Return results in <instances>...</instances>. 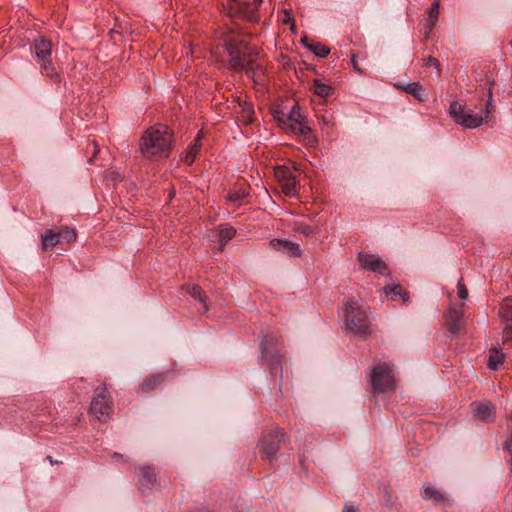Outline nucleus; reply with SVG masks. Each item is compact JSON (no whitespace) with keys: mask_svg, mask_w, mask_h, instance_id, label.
<instances>
[{"mask_svg":"<svg viewBox=\"0 0 512 512\" xmlns=\"http://www.w3.org/2000/svg\"><path fill=\"white\" fill-rule=\"evenodd\" d=\"M228 63L232 70L245 71L252 79L264 73L261 64L256 63L258 53L250 48L246 40L229 38L225 40Z\"/></svg>","mask_w":512,"mask_h":512,"instance_id":"obj_1","label":"nucleus"},{"mask_svg":"<svg viewBox=\"0 0 512 512\" xmlns=\"http://www.w3.org/2000/svg\"><path fill=\"white\" fill-rule=\"evenodd\" d=\"M496 81L492 75L485 76V86L487 88V101L485 109L480 112H474L472 109H468L465 104L459 102L450 103V116L453 117L454 121L464 128H477L486 122L488 116L494 110V98H493V87Z\"/></svg>","mask_w":512,"mask_h":512,"instance_id":"obj_2","label":"nucleus"},{"mask_svg":"<svg viewBox=\"0 0 512 512\" xmlns=\"http://www.w3.org/2000/svg\"><path fill=\"white\" fill-rule=\"evenodd\" d=\"M173 134L164 125H156L146 130L142 136L140 149L144 156H168L170 155Z\"/></svg>","mask_w":512,"mask_h":512,"instance_id":"obj_3","label":"nucleus"},{"mask_svg":"<svg viewBox=\"0 0 512 512\" xmlns=\"http://www.w3.org/2000/svg\"><path fill=\"white\" fill-rule=\"evenodd\" d=\"M278 343L279 335H265L260 345L261 357L259 362L268 367L271 377L276 379L279 388H281L283 379V362L285 357L281 354L278 348Z\"/></svg>","mask_w":512,"mask_h":512,"instance_id":"obj_4","label":"nucleus"},{"mask_svg":"<svg viewBox=\"0 0 512 512\" xmlns=\"http://www.w3.org/2000/svg\"><path fill=\"white\" fill-rule=\"evenodd\" d=\"M345 329L356 335H365L369 328V317L367 308L359 305L357 301L351 299L347 302L344 311Z\"/></svg>","mask_w":512,"mask_h":512,"instance_id":"obj_5","label":"nucleus"},{"mask_svg":"<svg viewBox=\"0 0 512 512\" xmlns=\"http://www.w3.org/2000/svg\"><path fill=\"white\" fill-rule=\"evenodd\" d=\"M52 46L51 40L40 36L33 43L34 56L40 65L42 74L50 77V79L60 80L51 61Z\"/></svg>","mask_w":512,"mask_h":512,"instance_id":"obj_6","label":"nucleus"},{"mask_svg":"<svg viewBox=\"0 0 512 512\" xmlns=\"http://www.w3.org/2000/svg\"><path fill=\"white\" fill-rule=\"evenodd\" d=\"M89 412L99 421H106L107 418H110L113 412V399L105 384L95 388Z\"/></svg>","mask_w":512,"mask_h":512,"instance_id":"obj_7","label":"nucleus"},{"mask_svg":"<svg viewBox=\"0 0 512 512\" xmlns=\"http://www.w3.org/2000/svg\"><path fill=\"white\" fill-rule=\"evenodd\" d=\"M370 383L374 393H387L395 390V378L388 363H378L370 371Z\"/></svg>","mask_w":512,"mask_h":512,"instance_id":"obj_8","label":"nucleus"},{"mask_svg":"<svg viewBox=\"0 0 512 512\" xmlns=\"http://www.w3.org/2000/svg\"><path fill=\"white\" fill-rule=\"evenodd\" d=\"M283 438L284 434L279 427L264 430L259 441L261 458L271 461L280 450Z\"/></svg>","mask_w":512,"mask_h":512,"instance_id":"obj_9","label":"nucleus"},{"mask_svg":"<svg viewBox=\"0 0 512 512\" xmlns=\"http://www.w3.org/2000/svg\"><path fill=\"white\" fill-rule=\"evenodd\" d=\"M262 0H229L228 12L247 21H258V7Z\"/></svg>","mask_w":512,"mask_h":512,"instance_id":"obj_10","label":"nucleus"},{"mask_svg":"<svg viewBox=\"0 0 512 512\" xmlns=\"http://www.w3.org/2000/svg\"><path fill=\"white\" fill-rule=\"evenodd\" d=\"M134 472L137 475L140 491L143 495H147L157 488V472L154 466L144 464L143 466L136 467Z\"/></svg>","mask_w":512,"mask_h":512,"instance_id":"obj_11","label":"nucleus"},{"mask_svg":"<svg viewBox=\"0 0 512 512\" xmlns=\"http://www.w3.org/2000/svg\"><path fill=\"white\" fill-rule=\"evenodd\" d=\"M357 258L362 269L378 272L379 274H386L387 264H385L379 256L371 255V253L358 252Z\"/></svg>","mask_w":512,"mask_h":512,"instance_id":"obj_12","label":"nucleus"},{"mask_svg":"<svg viewBox=\"0 0 512 512\" xmlns=\"http://www.w3.org/2000/svg\"><path fill=\"white\" fill-rule=\"evenodd\" d=\"M276 177L278 178L282 192L287 196L297 195V179L291 170L287 167H280L276 170Z\"/></svg>","mask_w":512,"mask_h":512,"instance_id":"obj_13","label":"nucleus"},{"mask_svg":"<svg viewBox=\"0 0 512 512\" xmlns=\"http://www.w3.org/2000/svg\"><path fill=\"white\" fill-rule=\"evenodd\" d=\"M462 306L451 307L446 313V325L451 335H459L462 330L463 312Z\"/></svg>","mask_w":512,"mask_h":512,"instance_id":"obj_14","label":"nucleus"},{"mask_svg":"<svg viewBox=\"0 0 512 512\" xmlns=\"http://www.w3.org/2000/svg\"><path fill=\"white\" fill-rule=\"evenodd\" d=\"M472 409L474 416L481 421L492 422L496 418L495 406L492 405L491 402H488V400L473 402Z\"/></svg>","mask_w":512,"mask_h":512,"instance_id":"obj_15","label":"nucleus"},{"mask_svg":"<svg viewBox=\"0 0 512 512\" xmlns=\"http://www.w3.org/2000/svg\"><path fill=\"white\" fill-rule=\"evenodd\" d=\"M270 245L272 248H274V250L281 251L288 256H301V249L299 244L293 243V241L274 238L271 240Z\"/></svg>","mask_w":512,"mask_h":512,"instance_id":"obj_16","label":"nucleus"},{"mask_svg":"<svg viewBox=\"0 0 512 512\" xmlns=\"http://www.w3.org/2000/svg\"><path fill=\"white\" fill-rule=\"evenodd\" d=\"M169 373L170 372H157L156 374L148 375L140 384V390L144 391V393L155 390V388L164 384Z\"/></svg>","mask_w":512,"mask_h":512,"instance_id":"obj_17","label":"nucleus"},{"mask_svg":"<svg viewBox=\"0 0 512 512\" xmlns=\"http://www.w3.org/2000/svg\"><path fill=\"white\" fill-rule=\"evenodd\" d=\"M396 88L402 89L407 92V94L413 95V97L417 98L419 101H426L428 95L426 90L420 82H409V84H396Z\"/></svg>","mask_w":512,"mask_h":512,"instance_id":"obj_18","label":"nucleus"},{"mask_svg":"<svg viewBox=\"0 0 512 512\" xmlns=\"http://www.w3.org/2000/svg\"><path fill=\"white\" fill-rule=\"evenodd\" d=\"M421 497H423L424 500H432L434 503H445V501H447L446 494L437 490L433 485H423Z\"/></svg>","mask_w":512,"mask_h":512,"instance_id":"obj_19","label":"nucleus"},{"mask_svg":"<svg viewBox=\"0 0 512 512\" xmlns=\"http://www.w3.org/2000/svg\"><path fill=\"white\" fill-rule=\"evenodd\" d=\"M439 7V0H434L433 4L430 6L428 10V25L427 30H425V37L430 36L439 20Z\"/></svg>","mask_w":512,"mask_h":512,"instance_id":"obj_20","label":"nucleus"},{"mask_svg":"<svg viewBox=\"0 0 512 512\" xmlns=\"http://www.w3.org/2000/svg\"><path fill=\"white\" fill-rule=\"evenodd\" d=\"M187 292L190 296L194 297V299L199 300L202 305L203 312L209 311V304L207 302V295H205L203 289L199 284H192V286L187 287Z\"/></svg>","mask_w":512,"mask_h":512,"instance_id":"obj_21","label":"nucleus"},{"mask_svg":"<svg viewBox=\"0 0 512 512\" xmlns=\"http://www.w3.org/2000/svg\"><path fill=\"white\" fill-rule=\"evenodd\" d=\"M202 132L200 131L194 141L190 144L189 149L187 153L183 157V161L188 163V165H191V163L194 162L196 156L199 153V150L201 148V138H202Z\"/></svg>","mask_w":512,"mask_h":512,"instance_id":"obj_22","label":"nucleus"},{"mask_svg":"<svg viewBox=\"0 0 512 512\" xmlns=\"http://www.w3.org/2000/svg\"><path fill=\"white\" fill-rule=\"evenodd\" d=\"M302 43L304 46L308 47L311 52L320 58H325V56L329 55L330 53V48H328V46L319 44V42H312V40H309L308 38H303Z\"/></svg>","mask_w":512,"mask_h":512,"instance_id":"obj_23","label":"nucleus"},{"mask_svg":"<svg viewBox=\"0 0 512 512\" xmlns=\"http://www.w3.org/2000/svg\"><path fill=\"white\" fill-rule=\"evenodd\" d=\"M499 316L503 323H508L512 326V296L503 299L499 311Z\"/></svg>","mask_w":512,"mask_h":512,"instance_id":"obj_24","label":"nucleus"},{"mask_svg":"<svg viewBox=\"0 0 512 512\" xmlns=\"http://www.w3.org/2000/svg\"><path fill=\"white\" fill-rule=\"evenodd\" d=\"M504 363V355L497 348H492L489 352L488 367L489 369L498 370Z\"/></svg>","mask_w":512,"mask_h":512,"instance_id":"obj_25","label":"nucleus"},{"mask_svg":"<svg viewBox=\"0 0 512 512\" xmlns=\"http://www.w3.org/2000/svg\"><path fill=\"white\" fill-rule=\"evenodd\" d=\"M236 234V229L233 228V226L224 225L221 226L219 229L218 237L220 241V247L219 250H223L226 243L230 241V239L233 238Z\"/></svg>","mask_w":512,"mask_h":512,"instance_id":"obj_26","label":"nucleus"},{"mask_svg":"<svg viewBox=\"0 0 512 512\" xmlns=\"http://www.w3.org/2000/svg\"><path fill=\"white\" fill-rule=\"evenodd\" d=\"M59 244V231H53V229H48L42 235V247L44 250L47 248L54 247V245Z\"/></svg>","mask_w":512,"mask_h":512,"instance_id":"obj_27","label":"nucleus"},{"mask_svg":"<svg viewBox=\"0 0 512 512\" xmlns=\"http://www.w3.org/2000/svg\"><path fill=\"white\" fill-rule=\"evenodd\" d=\"M384 291L386 295H390L391 299L393 300L397 299V297H401L403 302H406V300H408L409 298L408 293L404 292L400 284H392V286H385Z\"/></svg>","mask_w":512,"mask_h":512,"instance_id":"obj_28","label":"nucleus"},{"mask_svg":"<svg viewBox=\"0 0 512 512\" xmlns=\"http://www.w3.org/2000/svg\"><path fill=\"white\" fill-rule=\"evenodd\" d=\"M331 86L328 84H324V82L320 81V79H314L312 82L311 90L314 94L318 95L321 98L328 97Z\"/></svg>","mask_w":512,"mask_h":512,"instance_id":"obj_29","label":"nucleus"},{"mask_svg":"<svg viewBox=\"0 0 512 512\" xmlns=\"http://www.w3.org/2000/svg\"><path fill=\"white\" fill-rule=\"evenodd\" d=\"M503 450L505 452V460L509 464L510 471L512 472V419L510 425V434L503 444Z\"/></svg>","mask_w":512,"mask_h":512,"instance_id":"obj_30","label":"nucleus"},{"mask_svg":"<svg viewBox=\"0 0 512 512\" xmlns=\"http://www.w3.org/2000/svg\"><path fill=\"white\" fill-rule=\"evenodd\" d=\"M77 233L75 229L68 228V226H64L59 229V242H71L75 241Z\"/></svg>","mask_w":512,"mask_h":512,"instance_id":"obj_31","label":"nucleus"},{"mask_svg":"<svg viewBox=\"0 0 512 512\" xmlns=\"http://www.w3.org/2000/svg\"><path fill=\"white\" fill-rule=\"evenodd\" d=\"M290 128L295 134L300 135H307L311 131V128L304 124V122L301 121V118L296 119L295 124H290Z\"/></svg>","mask_w":512,"mask_h":512,"instance_id":"obj_32","label":"nucleus"},{"mask_svg":"<svg viewBox=\"0 0 512 512\" xmlns=\"http://www.w3.org/2000/svg\"><path fill=\"white\" fill-rule=\"evenodd\" d=\"M247 195L248 194L244 189H239L238 191L229 192L227 198L232 202H240L242 199L246 198Z\"/></svg>","mask_w":512,"mask_h":512,"instance_id":"obj_33","label":"nucleus"},{"mask_svg":"<svg viewBox=\"0 0 512 512\" xmlns=\"http://www.w3.org/2000/svg\"><path fill=\"white\" fill-rule=\"evenodd\" d=\"M424 64L427 67H429V65H432L433 67H435L437 75L441 76V64H440V61L438 60V58L433 57V55H429L427 58H425Z\"/></svg>","mask_w":512,"mask_h":512,"instance_id":"obj_34","label":"nucleus"},{"mask_svg":"<svg viewBox=\"0 0 512 512\" xmlns=\"http://www.w3.org/2000/svg\"><path fill=\"white\" fill-rule=\"evenodd\" d=\"M457 290H458V295L460 297V299H467L468 296H469V293H468V290H467V287L464 283V280L463 278H460L457 282Z\"/></svg>","mask_w":512,"mask_h":512,"instance_id":"obj_35","label":"nucleus"},{"mask_svg":"<svg viewBox=\"0 0 512 512\" xmlns=\"http://www.w3.org/2000/svg\"><path fill=\"white\" fill-rule=\"evenodd\" d=\"M299 117H302L299 106H293L288 115V119L291 123H296V119H299Z\"/></svg>","mask_w":512,"mask_h":512,"instance_id":"obj_36","label":"nucleus"},{"mask_svg":"<svg viewBox=\"0 0 512 512\" xmlns=\"http://www.w3.org/2000/svg\"><path fill=\"white\" fill-rule=\"evenodd\" d=\"M503 341L512 342V326H510L509 323H505V327L503 330Z\"/></svg>","mask_w":512,"mask_h":512,"instance_id":"obj_37","label":"nucleus"},{"mask_svg":"<svg viewBox=\"0 0 512 512\" xmlns=\"http://www.w3.org/2000/svg\"><path fill=\"white\" fill-rule=\"evenodd\" d=\"M300 232L304 233V235H311L313 228L309 225L300 226Z\"/></svg>","mask_w":512,"mask_h":512,"instance_id":"obj_38","label":"nucleus"},{"mask_svg":"<svg viewBox=\"0 0 512 512\" xmlns=\"http://www.w3.org/2000/svg\"><path fill=\"white\" fill-rule=\"evenodd\" d=\"M351 61H352V65H353L354 69L357 70L359 73H362V70L358 66L357 57L355 54L352 55Z\"/></svg>","mask_w":512,"mask_h":512,"instance_id":"obj_39","label":"nucleus"},{"mask_svg":"<svg viewBox=\"0 0 512 512\" xmlns=\"http://www.w3.org/2000/svg\"><path fill=\"white\" fill-rule=\"evenodd\" d=\"M343 512H357V509L354 506H345Z\"/></svg>","mask_w":512,"mask_h":512,"instance_id":"obj_40","label":"nucleus"},{"mask_svg":"<svg viewBox=\"0 0 512 512\" xmlns=\"http://www.w3.org/2000/svg\"><path fill=\"white\" fill-rule=\"evenodd\" d=\"M92 145H93V155H96V153H98V151H99V148H98L96 142H93Z\"/></svg>","mask_w":512,"mask_h":512,"instance_id":"obj_41","label":"nucleus"},{"mask_svg":"<svg viewBox=\"0 0 512 512\" xmlns=\"http://www.w3.org/2000/svg\"><path fill=\"white\" fill-rule=\"evenodd\" d=\"M47 458H48V460L51 462V464H53V463H54V462H53V460H52V458H51V456H48Z\"/></svg>","mask_w":512,"mask_h":512,"instance_id":"obj_42","label":"nucleus"},{"mask_svg":"<svg viewBox=\"0 0 512 512\" xmlns=\"http://www.w3.org/2000/svg\"><path fill=\"white\" fill-rule=\"evenodd\" d=\"M290 18L286 17L284 18V22H288Z\"/></svg>","mask_w":512,"mask_h":512,"instance_id":"obj_43","label":"nucleus"},{"mask_svg":"<svg viewBox=\"0 0 512 512\" xmlns=\"http://www.w3.org/2000/svg\"><path fill=\"white\" fill-rule=\"evenodd\" d=\"M290 18L286 17L284 18V22H288Z\"/></svg>","mask_w":512,"mask_h":512,"instance_id":"obj_44","label":"nucleus"},{"mask_svg":"<svg viewBox=\"0 0 512 512\" xmlns=\"http://www.w3.org/2000/svg\"><path fill=\"white\" fill-rule=\"evenodd\" d=\"M114 457H121L120 454L115 453Z\"/></svg>","mask_w":512,"mask_h":512,"instance_id":"obj_45","label":"nucleus"},{"mask_svg":"<svg viewBox=\"0 0 512 512\" xmlns=\"http://www.w3.org/2000/svg\"><path fill=\"white\" fill-rule=\"evenodd\" d=\"M201 512H209V511H201Z\"/></svg>","mask_w":512,"mask_h":512,"instance_id":"obj_46","label":"nucleus"},{"mask_svg":"<svg viewBox=\"0 0 512 512\" xmlns=\"http://www.w3.org/2000/svg\"><path fill=\"white\" fill-rule=\"evenodd\" d=\"M511 46H512V40H511Z\"/></svg>","mask_w":512,"mask_h":512,"instance_id":"obj_47","label":"nucleus"}]
</instances>
